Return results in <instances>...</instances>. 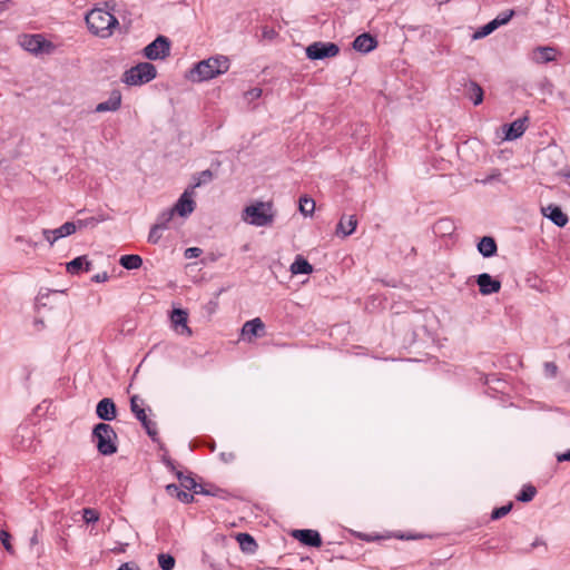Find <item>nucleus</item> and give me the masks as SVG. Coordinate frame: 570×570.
<instances>
[{
	"label": "nucleus",
	"mask_w": 570,
	"mask_h": 570,
	"mask_svg": "<svg viewBox=\"0 0 570 570\" xmlns=\"http://www.w3.org/2000/svg\"><path fill=\"white\" fill-rule=\"evenodd\" d=\"M107 10L101 8L91 9L86 14V23L88 29L98 37L108 38L112 35V30L119 26L117 18L111 13L115 4L110 6L106 2Z\"/></svg>",
	"instance_id": "nucleus-1"
},
{
	"label": "nucleus",
	"mask_w": 570,
	"mask_h": 570,
	"mask_svg": "<svg viewBox=\"0 0 570 570\" xmlns=\"http://www.w3.org/2000/svg\"><path fill=\"white\" fill-rule=\"evenodd\" d=\"M229 69V59L225 56L210 57L206 60L197 62L190 70V78L194 81H206L219 75L227 72Z\"/></svg>",
	"instance_id": "nucleus-2"
},
{
	"label": "nucleus",
	"mask_w": 570,
	"mask_h": 570,
	"mask_svg": "<svg viewBox=\"0 0 570 570\" xmlns=\"http://www.w3.org/2000/svg\"><path fill=\"white\" fill-rule=\"evenodd\" d=\"M91 438L92 441L96 443L97 451L101 455H112L118 451V436L110 424H96L92 429Z\"/></svg>",
	"instance_id": "nucleus-3"
},
{
	"label": "nucleus",
	"mask_w": 570,
	"mask_h": 570,
	"mask_svg": "<svg viewBox=\"0 0 570 570\" xmlns=\"http://www.w3.org/2000/svg\"><path fill=\"white\" fill-rule=\"evenodd\" d=\"M156 76L157 69L153 63L139 62L126 70L121 80L128 86H141L154 80Z\"/></svg>",
	"instance_id": "nucleus-4"
},
{
	"label": "nucleus",
	"mask_w": 570,
	"mask_h": 570,
	"mask_svg": "<svg viewBox=\"0 0 570 570\" xmlns=\"http://www.w3.org/2000/svg\"><path fill=\"white\" fill-rule=\"evenodd\" d=\"M244 214L246 215L248 223L254 226H268L274 222L271 203L258 202L254 205L247 206L244 209Z\"/></svg>",
	"instance_id": "nucleus-5"
},
{
	"label": "nucleus",
	"mask_w": 570,
	"mask_h": 570,
	"mask_svg": "<svg viewBox=\"0 0 570 570\" xmlns=\"http://www.w3.org/2000/svg\"><path fill=\"white\" fill-rule=\"evenodd\" d=\"M20 46L31 53H50L53 50L52 42L45 39L42 35H22L19 38Z\"/></svg>",
	"instance_id": "nucleus-6"
},
{
	"label": "nucleus",
	"mask_w": 570,
	"mask_h": 570,
	"mask_svg": "<svg viewBox=\"0 0 570 570\" xmlns=\"http://www.w3.org/2000/svg\"><path fill=\"white\" fill-rule=\"evenodd\" d=\"M170 40L165 36H158L144 48V56L149 60H163L170 55Z\"/></svg>",
	"instance_id": "nucleus-7"
},
{
	"label": "nucleus",
	"mask_w": 570,
	"mask_h": 570,
	"mask_svg": "<svg viewBox=\"0 0 570 570\" xmlns=\"http://www.w3.org/2000/svg\"><path fill=\"white\" fill-rule=\"evenodd\" d=\"M340 47L334 42L316 41L306 48V56L311 60H322L337 56Z\"/></svg>",
	"instance_id": "nucleus-8"
},
{
	"label": "nucleus",
	"mask_w": 570,
	"mask_h": 570,
	"mask_svg": "<svg viewBox=\"0 0 570 570\" xmlns=\"http://www.w3.org/2000/svg\"><path fill=\"white\" fill-rule=\"evenodd\" d=\"M193 188H187L178 198L177 203L170 208V210L180 217L189 216L196 207V203L193 199Z\"/></svg>",
	"instance_id": "nucleus-9"
},
{
	"label": "nucleus",
	"mask_w": 570,
	"mask_h": 570,
	"mask_svg": "<svg viewBox=\"0 0 570 570\" xmlns=\"http://www.w3.org/2000/svg\"><path fill=\"white\" fill-rule=\"evenodd\" d=\"M528 122H529V117L523 116V117L512 121L511 124L503 125L502 131H503L504 136H503V138H501V140H514V139L520 138L524 134V131L528 127Z\"/></svg>",
	"instance_id": "nucleus-10"
},
{
	"label": "nucleus",
	"mask_w": 570,
	"mask_h": 570,
	"mask_svg": "<svg viewBox=\"0 0 570 570\" xmlns=\"http://www.w3.org/2000/svg\"><path fill=\"white\" fill-rule=\"evenodd\" d=\"M77 230L75 222H66L56 229H43L42 235L46 240L52 246L58 239L67 237Z\"/></svg>",
	"instance_id": "nucleus-11"
},
{
	"label": "nucleus",
	"mask_w": 570,
	"mask_h": 570,
	"mask_svg": "<svg viewBox=\"0 0 570 570\" xmlns=\"http://www.w3.org/2000/svg\"><path fill=\"white\" fill-rule=\"evenodd\" d=\"M170 321L175 331L180 335L191 336L193 332L190 327L187 325L188 313L181 308H175L171 312Z\"/></svg>",
	"instance_id": "nucleus-12"
},
{
	"label": "nucleus",
	"mask_w": 570,
	"mask_h": 570,
	"mask_svg": "<svg viewBox=\"0 0 570 570\" xmlns=\"http://www.w3.org/2000/svg\"><path fill=\"white\" fill-rule=\"evenodd\" d=\"M293 538L307 547L318 548L322 546V538L318 531L312 529L294 530Z\"/></svg>",
	"instance_id": "nucleus-13"
},
{
	"label": "nucleus",
	"mask_w": 570,
	"mask_h": 570,
	"mask_svg": "<svg viewBox=\"0 0 570 570\" xmlns=\"http://www.w3.org/2000/svg\"><path fill=\"white\" fill-rule=\"evenodd\" d=\"M96 414L100 420L112 421L117 415L115 402L109 397L100 400L96 406Z\"/></svg>",
	"instance_id": "nucleus-14"
},
{
	"label": "nucleus",
	"mask_w": 570,
	"mask_h": 570,
	"mask_svg": "<svg viewBox=\"0 0 570 570\" xmlns=\"http://www.w3.org/2000/svg\"><path fill=\"white\" fill-rule=\"evenodd\" d=\"M475 281L479 286L480 294L490 295L499 293V279L492 278L488 273L478 275Z\"/></svg>",
	"instance_id": "nucleus-15"
},
{
	"label": "nucleus",
	"mask_w": 570,
	"mask_h": 570,
	"mask_svg": "<svg viewBox=\"0 0 570 570\" xmlns=\"http://www.w3.org/2000/svg\"><path fill=\"white\" fill-rule=\"evenodd\" d=\"M558 50L554 47L539 46L532 50V60L537 63H548L557 59Z\"/></svg>",
	"instance_id": "nucleus-16"
},
{
	"label": "nucleus",
	"mask_w": 570,
	"mask_h": 570,
	"mask_svg": "<svg viewBox=\"0 0 570 570\" xmlns=\"http://www.w3.org/2000/svg\"><path fill=\"white\" fill-rule=\"evenodd\" d=\"M377 47V40L370 33H362L353 41V49L356 51L367 53Z\"/></svg>",
	"instance_id": "nucleus-17"
},
{
	"label": "nucleus",
	"mask_w": 570,
	"mask_h": 570,
	"mask_svg": "<svg viewBox=\"0 0 570 570\" xmlns=\"http://www.w3.org/2000/svg\"><path fill=\"white\" fill-rule=\"evenodd\" d=\"M542 214L549 218L552 223H554L558 227H563L568 223V216L562 212V209L553 204L548 205L542 208Z\"/></svg>",
	"instance_id": "nucleus-18"
},
{
	"label": "nucleus",
	"mask_w": 570,
	"mask_h": 570,
	"mask_svg": "<svg viewBox=\"0 0 570 570\" xmlns=\"http://www.w3.org/2000/svg\"><path fill=\"white\" fill-rule=\"evenodd\" d=\"M121 106V92L118 89H115L110 92L109 98L106 101L99 102L95 111L96 112H106V111H117Z\"/></svg>",
	"instance_id": "nucleus-19"
},
{
	"label": "nucleus",
	"mask_w": 570,
	"mask_h": 570,
	"mask_svg": "<svg viewBox=\"0 0 570 570\" xmlns=\"http://www.w3.org/2000/svg\"><path fill=\"white\" fill-rule=\"evenodd\" d=\"M356 226L357 219L355 215L342 216L336 226V234L343 237L350 236L355 232Z\"/></svg>",
	"instance_id": "nucleus-20"
},
{
	"label": "nucleus",
	"mask_w": 570,
	"mask_h": 570,
	"mask_svg": "<svg viewBox=\"0 0 570 570\" xmlns=\"http://www.w3.org/2000/svg\"><path fill=\"white\" fill-rule=\"evenodd\" d=\"M464 96L475 106L483 101V89L475 81L469 80L464 83Z\"/></svg>",
	"instance_id": "nucleus-21"
},
{
	"label": "nucleus",
	"mask_w": 570,
	"mask_h": 570,
	"mask_svg": "<svg viewBox=\"0 0 570 570\" xmlns=\"http://www.w3.org/2000/svg\"><path fill=\"white\" fill-rule=\"evenodd\" d=\"M265 325L259 317L247 321L242 327V334L244 336H248V340L252 337L261 336L264 332Z\"/></svg>",
	"instance_id": "nucleus-22"
},
{
	"label": "nucleus",
	"mask_w": 570,
	"mask_h": 570,
	"mask_svg": "<svg viewBox=\"0 0 570 570\" xmlns=\"http://www.w3.org/2000/svg\"><path fill=\"white\" fill-rule=\"evenodd\" d=\"M455 230V226L452 219L444 217L440 218L435 224L433 225V233L436 236L445 237L453 234Z\"/></svg>",
	"instance_id": "nucleus-23"
},
{
	"label": "nucleus",
	"mask_w": 570,
	"mask_h": 570,
	"mask_svg": "<svg viewBox=\"0 0 570 570\" xmlns=\"http://www.w3.org/2000/svg\"><path fill=\"white\" fill-rule=\"evenodd\" d=\"M498 249L497 242L491 236H484L478 243V250L483 257H492Z\"/></svg>",
	"instance_id": "nucleus-24"
},
{
	"label": "nucleus",
	"mask_w": 570,
	"mask_h": 570,
	"mask_svg": "<svg viewBox=\"0 0 570 570\" xmlns=\"http://www.w3.org/2000/svg\"><path fill=\"white\" fill-rule=\"evenodd\" d=\"M91 262L86 256H79L67 263V272L70 274H79L81 271L89 272Z\"/></svg>",
	"instance_id": "nucleus-25"
},
{
	"label": "nucleus",
	"mask_w": 570,
	"mask_h": 570,
	"mask_svg": "<svg viewBox=\"0 0 570 570\" xmlns=\"http://www.w3.org/2000/svg\"><path fill=\"white\" fill-rule=\"evenodd\" d=\"M291 272L294 275L311 274L313 272V266L302 255H297L294 263L291 265Z\"/></svg>",
	"instance_id": "nucleus-26"
},
{
	"label": "nucleus",
	"mask_w": 570,
	"mask_h": 570,
	"mask_svg": "<svg viewBox=\"0 0 570 570\" xmlns=\"http://www.w3.org/2000/svg\"><path fill=\"white\" fill-rule=\"evenodd\" d=\"M166 491L169 495L176 497L183 503H191L194 501V495L183 491L177 484H168Z\"/></svg>",
	"instance_id": "nucleus-27"
},
{
	"label": "nucleus",
	"mask_w": 570,
	"mask_h": 570,
	"mask_svg": "<svg viewBox=\"0 0 570 570\" xmlns=\"http://www.w3.org/2000/svg\"><path fill=\"white\" fill-rule=\"evenodd\" d=\"M236 539H237V541L239 543L240 549L244 552H247V553L255 552V550L257 548V543H256V541L254 540V538L250 534H248V533H238Z\"/></svg>",
	"instance_id": "nucleus-28"
},
{
	"label": "nucleus",
	"mask_w": 570,
	"mask_h": 570,
	"mask_svg": "<svg viewBox=\"0 0 570 570\" xmlns=\"http://www.w3.org/2000/svg\"><path fill=\"white\" fill-rule=\"evenodd\" d=\"M499 28V16L492 19L485 26L479 28L472 36L473 40L482 39Z\"/></svg>",
	"instance_id": "nucleus-29"
},
{
	"label": "nucleus",
	"mask_w": 570,
	"mask_h": 570,
	"mask_svg": "<svg viewBox=\"0 0 570 570\" xmlns=\"http://www.w3.org/2000/svg\"><path fill=\"white\" fill-rule=\"evenodd\" d=\"M119 264L126 269H137L142 265V258L136 254L124 255Z\"/></svg>",
	"instance_id": "nucleus-30"
},
{
	"label": "nucleus",
	"mask_w": 570,
	"mask_h": 570,
	"mask_svg": "<svg viewBox=\"0 0 570 570\" xmlns=\"http://www.w3.org/2000/svg\"><path fill=\"white\" fill-rule=\"evenodd\" d=\"M198 493L204 494V495L216 497L222 500H228L230 498V494L226 490H223V489L217 488L212 484L208 487L202 485Z\"/></svg>",
	"instance_id": "nucleus-31"
},
{
	"label": "nucleus",
	"mask_w": 570,
	"mask_h": 570,
	"mask_svg": "<svg viewBox=\"0 0 570 570\" xmlns=\"http://www.w3.org/2000/svg\"><path fill=\"white\" fill-rule=\"evenodd\" d=\"M528 14H529V9H527V8L520 9V10L510 9V10L502 11L501 12V26L507 24L513 17H518V18L520 17L523 20H525Z\"/></svg>",
	"instance_id": "nucleus-32"
},
{
	"label": "nucleus",
	"mask_w": 570,
	"mask_h": 570,
	"mask_svg": "<svg viewBox=\"0 0 570 570\" xmlns=\"http://www.w3.org/2000/svg\"><path fill=\"white\" fill-rule=\"evenodd\" d=\"M535 494H537V488L532 484H525V485H523V488L521 489L519 494L515 497V499L519 502L527 503V502L532 501L533 498L535 497Z\"/></svg>",
	"instance_id": "nucleus-33"
},
{
	"label": "nucleus",
	"mask_w": 570,
	"mask_h": 570,
	"mask_svg": "<svg viewBox=\"0 0 570 570\" xmlns=\"http://www.w3.org/2000/svg\"><path fill=\"white\" fill-rule=\"evenodd\" d=\"M137 420L141 423L142 428L146 430V433L151 438V440L154 442L157 441L158 431L156 423L150 421L146 413L144 414L142 419Z\"/></svg>",
	"instance_id": "nucleus-34"
},
{
	"label": "nucleus",
	"mask_w": 570,
	"mask_h": 570,
	"mask_svg": "<svg viewBox=\"0 0 570 570\" xmlns=\"http://www.w3.org/2000/svg\"><path fill=\"white\" fill-rule=\"evenodd\" d=\"M144 400H141L138 395H132L130 397V410L132 414L136 416V419H142L145 412V409L142 407Z\"/></svg>",
	"instance_id": "nucleus-35"
},
{
	"label": "nucleus",
	"mask_w": 570,
	"mask_h": 570,
	"mask_svg": "<svg viewBox=\"0 0 570 570\" xmlns=\"http://www.w3.org/2000/svg\"><path fill=\"white\" fill-rule=\"evenodd\" d=\"M214 178V174L212 173V170L209 169H206V170H203L200 173L197 174V176H195V183L189 186L188 188H193V191L204 185V184H207V183H210Z\"/></svg>",
	"instance_id": "nucleus-36"
},
{
	"label": "nucleus",
	"mask_w": 570,
	"mask_h": 570,
	"mask_svg": "<svg viewBox=\"0 0 570 570\" xmlns=\"http://www.w3.org/2000/svg\"><path fill=\"white\" fill-rule=\"evenodd\" d=\"M315 209V202L312 198H308L307 196H302L299 198V212L304 216L312 215Z\"/></svg>",
	"instance_id": "nucleus-37"
},
{
	"label": "nucleus",
	"mask_w": 570,
	"mask_h": 570,
	"mask_svg": "<svg viewBox=\"0 0 570 570\" xmlns=\"http://www.w3.org/2000/svg\"><path fill=\"white\" fill-rule=\"evenodd\" d=\"M175 558L169 553L158 554V564L161 570H173L175 567Z\"/></svg>",
	"instance_id": "nucleus-38"
},
{
	"label": "nucleus",
	"mask_w": 570,
	"mask_h": 570,
	"mask_svg": "<svg viewBox=\"0 0 570 570\" xmlns=\"http://www.w3.org/2000/svg\"><path fill=\"white\" fill-rule=\"evenodd\" d=\"M173 218L174 213L169 208L159 214V216L157 217L156 225L159 226L163 230H165L168 228V224L171 222Z\"/></svg>",
	"instance_id": "nucleus-39"
},
{
	"label": "nucleus",
	"mask_w": 570,
	"mask_h": 570,
	"mask_svg": "<svg viewBox=\"0 0 570 570\" xmlns=\"http://www.w3.org/2000/svg\"><path fill=\"white\" fill-rule=\"evenodd\" d=\"M180 487L188 491H194L196 494H198L202 484H198L196 480L190 474H188L186 478L181 479Z\"/></svg>",
	"instance_id": "nucleus-40"
},
{
	"label": "nucleus",
	"mask_w": 570,
	"mask_h": 570,
	"mask_svg": "<svg viewBox=\"0 0 570 570\" xmlns=\"http://www.w3.org/2000/svg\"><path fill=\"white\" fill-rule=\"evenodd\" d=\"M82 518L86 523H95L99 520V513L91 508H85L82 510Z\"/></svg>",
	"instance_id": "nucleus-41"
},
{
	"label": "nucleus",
	"mask_w": 570,
	"mask_h": 570,
	"mask_svg": "<svg viewBox=\"0 0 570 570\" xmlns=\"http://www.w3.org/2000/svg\"><path fill=\"white\" fill-rule=\"evenodd\" d=\"M161 228L156 224L153 225L148 235V242L151 244H157L161 238Z\"/></svg>",
	"instance_id": "nucleus-42"
},
{
	"label": "nucleus",
	"mask_w": 570,
	"mask_h": 570,
	"mask_svg": "<svg viewBox=\"0 0 570 570\" xmlns=\"http://www.w3.org/2000/svg\"><path fill=\"white\" fill-rule=\"evenodd\" d=\"M0 540H1V543L2 546L4 547V549L9 552V553H13V547L10 542L11 540V535L9 532H7L6 530H1L0 531Z\"/></svg>",
	"instance_id": "nucleus-43"
},
{
	"label": "nucleus",
	"mask_w": 570,
	"mask_h": 570,
	"mask_svg": "<svg viewBox=\"0 0 570 570\" xmlns=\"http://www.w3.org/2000/svg\"><path fill=\"white\" fill-rule=\"evenodd\" d=\"M203 250L198 247H189L185 250V257L190 258H197L202 255Z\"/></svg>",
	"instance_id": "nucleus-44"
},
{
	"label": "nucleus",
	"mask_w": 570,
	"mask_h": 570,
	"mask_svg": "<svg viewBox=\"0 0 570 570\" xmlns=\"http://www.w3.org/2000/svg\"><path fill=\"white\" fill-rule=\"evenodd\" d=\"M544 371L548 375L554 377L558 374V366L553 362H547L544 363Z\"/></svg>",
	"instance_id": "nucleus-45"
},
{
	"label": "nucleus",
	"mask_w": 570,
	"mask_h": 570,
	"mask_svg": "<svg viewBox=\"0 0 570 570\" xmlns=\"http://www.w3.org/2000/svg\"><path fill=\"white\" fill-rule=\"evenodd\" d=\"M262 89L261 88H253L248 90L245 95L248 99L254 100L258 99L262 96Z\"/></svg>",
	"instance_id": "nucleus-46"
},
{
	"label": "nucleus",
	"mask_w": 570,
	"mask_h": 570,
	"mask_svg": "<svg viewBox=\"0 0 570 570\" xmlns=\"http://www.w3.org/2000/svg\"><path fill=\"white\" fill-rule=\"evenodd\" d=\"M161 461L170 471H175V462L167 454L163 455Z\"/></svg>",
	"instance_id": "nucleus-47"
},
{
	"label": "nucleus",
	"mask_w": 570,
	"mask_h": 570,
	"mask_svg": "<svg viewBox=\"0 0 570 570\" xmlns=\"http://www.w3.org/2000/svg\"><path fill=\"white\" fill-rule=\"evenodd\" d=\"M108 278H109L108 273L107 272H102L100 274L95 275L92 277V282H95V283H102V282H106Z\"/></svg>",
	"instance_id": "nucleus-48"
},
{
	"label": "nucleus",
	"mask_w": 570,
	"mask_h": 570,
	"mask_svg": "<svg viewBox=\"0 0 570 570\" xmlns=\"http://www.w3.org/2000/svg\"><path fill=\"white\" fill-rule=\"evenodd\" d=\"M96 222H97V220H96L94 217H91V218H89V219H85V220L79 219V220L76 223V225H77V227L82 228V227H86V226H87V225H89V224L94 225Z\"/></svg>",
	"instance_id": "nucleus-49"
},
{
	"label": "nucleus",
	"mask_w": 570,
	"mask_h": 570,
	"mask_svg": "<svg viewBox=\"0 0 570 570\" xmlns=\"http://www.w3.org/2000/svg\"><path fill=\"white\" fill-rule=\"evenodd\" d=\"M118 570H139V568L134 563L126 562V563H122L118 568Z\"/></svg>",
	"instance_id": "nucleus-50"
},
{
	"label": "nucleus",
	"mask_w": 570,
	"mask_h": 570,
	"mask_svg": "<svg viewBox=\"0 0 570 570\" xmlns=\"http://www.w3.org/2000/svg\"><path fill=\"white\" fill-rule=\"evenodd\" d=\"M513 507L512 502H509L508 504L501 505V518L507 515Z\"/></svg>",
	"instance_id": "nucleus-51"
},
{
	"label": "nucleus",
	"mask_w": 570,
	"mask_h": 570,
	"mask_svg": "<svg viewBox=\"0 0 570 570\" xmlns=\"http://www.w3.org/2000/svg\"><path fill=\"white\" fill-rule=\"evenodd\" d=\"M557 460L559 462H564V461H570V450H568L567 452L564 453H561L557 456Z\"/></svg>",
	"instance_id": "nucleus-52"
},
{
	"label": "nucleus",
	"mask_w": 570,
	"mask_h": 570,
	"mask_svg": "<svg viewBox=\"0 0 570 570\" xmlns=\"http://www.w3.org/2000/svg\"><path fill=\"white\" fill-rule=\"evenodd\" d=\"M39 543V537H38V531L36 530L32 534V537L30 538V546H36Z\"/></svg>",
	"instance_id": "nucleus-53"
},
{
	"label": "nucleus",
	"mask_w": 570,
	"mask_h": 570,
	"mask_svg": "<svg viewBox=\"0 0 570 570\" xmlns=\"http://www.w3.org/2000/svg\"><path fill=\"white\" fill-rule=\"evenodd\" d=\"M499 515H500V512H499V507H494L492 512H491V519L492 520H498L499 519Z\"/></svg>",
	"instance_id": "nucleus-54"
},
{
	"label": "nucleus",
	"mask_w": 570,
	"mask_h": 570,
	"mask_svg": "<svg viewBox=\"0 0 570 570\" xmlns=\"http://www.w3.org/2000/svg\"><path fill=\"white\" fill-rule=\"evenodd\" d=\"M470 147L469 142H464L460 148H459V154L462 155V157L464 156L466 149Z\"/></svg>",
	"instance_id": "nucleus-55"
},
{
	"label": "nucleus",
	"mask_w": 570,
	"mask_h": 570,
	"mask_svg": "<svg viewBox=\"0 0 570 570\" xmlns=\"http://www.w3.org/2000/svg\"><path fill=\"white\" fill-rule=\"evenodd\" d=\"M11 0L0 1V11L8 9Z\"/></svg>",
	"instance_id": "nucleus-56"
},
{
	"label": "nucleus",
	"mask_w": 570,
	"mask_h": 570,
	"mask_svg": "<svg viewBox=\"0 0 570 570\" xmlns=\"http://www.w3.org/2000/svg\"><path fill=\"white\" fill-rule=\"evenodd\" d=\"M173 472L176 474L177 479L179 480V483L181 482V479L187 476L181 471L177 470L176 468H175V471H173Z\"/></svg>",
	"instance_id": "nucleus-57"
},
{
	"label": "nucleus",
	"mask_w": 570,
	"mask_h": 570,
	"mask_svg": "<svg viewBox=\"0 0 570 570\" xmlns=\"http://www.w3.org/2000/svg\"><path fill=\"white\" fill-rule=\"evenodd\" d=\"M539 546H543V547H546V543H544L542 540H539V539H537L535 541H533V542L531 543V548H537V547H539Z\"/></svg>",
	"instance_id": "nucleus-58"
},
{
	"label": "nucleus",
	"mask_w": 570,
	"mask_h": 570,
	"mask_svg": "<svg viewBox=\"0 0 570 570\" xmlns=\"http://www.w3.org/2000/svg\"><path fill=\"white\" fill-rule=\"evenodd\" d=\"M490 381H499L495 376V374H491L487 376L485 383L488 384Z\"/></svg>",
	"instance_id": "nucleus-59"
},
{
	"label": "nucleus",
	"mask_w": 570,
	"mask_h": 570,
	"mask_svg": "<svg viewBox=\"0 0 570 570\" xmlns=\"http://www.w3.org/2000/svg\"><path fill=\"white\" fill-rule=\"evenodd\" d=\"M35 324L36 325H40L41 327H43V321H41V320H36Z\"/></svg>",
	"instance_id": "nucleus-60"
},
{
	"label": "nucleus",
	"mask_w": 570,
	"mask_h": 570,
	"mask_svg": "<svg viewBox=\"0 0 570 570\" xmlns=\"http://www.w3.org/2000/svg\"><path fill=\"white\" fill-rule=\"evenodd\" d=\"M439 4L448 3L450 0H435Z\"/></svg>",
	"instance_id": "nucleus-61"
}]
</instances>
